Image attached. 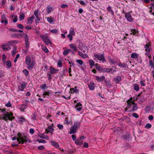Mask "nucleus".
<instances>
[{
    "label": "nucleus",
    "instance_id": "a878e982",
    "mask_svg": "<svg viewBox=\"0 0 154 154\" xmlns=\"http://www.w3.org/2000/svg\"><path fill=\"white\" fill-rule=\"evenodd\" d=\"M17 52V48L16 47H14V48L13 50L11 53L12 55L14 56Z\"/></svg>",
    "mask_w": 154,
    "mask_h": 154
},
{
    "label": "nucleus",
    "instance_id": "7ed1b4c3",
    "mask_svg": "<svg viewBox=\"0 0 154 154\" xmlns=\"http://www.w3.org/2000/svg\"><path fill=\"white\" fill-rule=\"evenodd\" d=\"M18 135L19 137L17 139L16 137H14L12 138V140H15L17 139V141L19 142V143H21L22 144H23L24 143L27 142L29 141L31 142L29 139L26 136L22 137L20 133H18Z\"/></svg>",
    "mask_w": 154,
    "mask_h": 154
},
{
    "label": "nucleus",
    "instance_id": "338daca9",
    "mask_svg": "<svg viewBox=\"0 0 154 154\" xmlns=\"http://www.w3.org/2000/svg\"><path fill=\"white\" fill-rule=\"evenodd\" d=\"M18 20V18L17 16H16L14 17V18L13 20V22L14 23H16L17 22Z\"/></svg>",
    "mask_w": 154,
    "mask_h": 154
},
{
    "label": "nucleus",
    "instance_id": "774afa93",
    "mask_svg": "<svg viewBox=\"0 0 154 154\" xmlns=\"http://www.w3.org/2000/svg\"><path fill=\"white\" fill-rule=\"evenodd\" d=\"M132 33L134 35H135L136 33V31L135 29H132L131 30Z\"/></svg>",
    "mask_w": 154,
    "mask_h": 154
},
{
    "label": "nucleus",
    "instance_id": "58836bf2",
    "mask_svg": "<svg viewBox=\"0 0 154 154\" xmlns=\"http://www.w3.org/2000/svg\"><path fill=\"white\" fill-rule=\"evenodd\" d=\"M89 63L91 66H94V62L93 60H90L89 61Z\"/></svg>",
    "mask_w": 154,
    "mask_h": 154
},
{
    "label": "nucleus",
    "instance_id": "c9c22d12",
    "mask_svg": "<svg viewBox=\"0 0 154 154\" xmlns=\"http://www.w3.org/2000/svg\"><path fill=\"white\" fill-rule=\"evenodd\" d=\"M104 82L108 88H110L111 87L112 85L110 84V82H109L106 80H105Z\"/></svg>",
    "mask_w": 154,
    "mask_h": 154
},
{
    "label": "nucleus",
    "instance_id": "a19ab883",
    "mask_svg": "<svg viewBox=\"0 0 154 154\" xmlns=\"http://www.w3.org/2000/svg\"><path fill=\"white\" fill-rule=\"evenodd\" d=\"M145 80H141L140 82V85L142 86H144L145 85Z\"/></svg>",
    "mask_w": 154,
    "mask_h": 154
},
{
    "label": "nucleus",
    "instance_id": "37998d69",
    "mask_svg": "<svg viewBox=\"0 0 154 154\" xmlns=\"http://www.w3.org/2000/svg\"><path fill=\"white\" fill-rule=\"evenodd\" d=\"M51 32L53 33H54L55 34H57L58 33V30L56 29H52L51 31Z\"/></svg>",
    "mask_w": 154,
    "mask_h": 154
},
{
    "label": "nucleus",
    "instance_id": "e2e57ef3",
    "mask_svg": "<svg viewBox=\"0 0 154 154\" xmlns=\"http://www.w3.org/2000/svg\"><path fill=\"white\" fill-rule=\"evenodd\" d=\"M5 106L7 107H10L11 106V104L9 101L8 103L5 104Z\"/></svg>",
    "mask_w": 154,
    "mask_h": 154
},
{
    "label": "nucleus",
    "instance_id": "f257e3e1",
    "mask_svg": "<svg viewBox=\"0 0 154 154\" xmlns=\"http://www.w3.org/2000/svg\"><path fill=\"white\" fill-rule=\"evenodd\" d=\"M1 112L2 114L1 115L2 118L5 121H7L8 120H12L14 118L13 117V114L11 112H8L6 111V109L5 108L2 109H0Z\"/></svg>",
    "mask_w": 154,
    "mask_h": 154
},
{
    "label": "nucleus",
    "instance_id": "de8ad7c7",
    "mask_svg": "<svg viewBox=\"0 0 154 154\" xmlns=\"http://www.w3.org/2000/svg\"><path fill=\"white\" fill-rule=\"evenodd\" d=\"M76 61L80 65H82L83 64V62L81 60H77Z\"/></svg>",
    "mask_w": 154,
    "mask_h": 154
},
{
    "label": "nucleus",
    "instance_id": "f704fd0d",
    "mask_svg": "<svg viewBox=\"0 0 154 154\" xmlns=\"http://www.w3.org/2000/svg\"><path fill=\"white\" fill-rule=\"evenodd\" d=\"M69 32L72 35H75V32L74 30V29L71 27L70 29Z\"/></svg>",
    "mask_w": 154,
    "mask_h": 154
},
{
    "label": "nucleus",
    "instance_id": "6ab92c4d",
    "mask_svg": "<svg viewBox=\"0 0 154 154\" xmlns=\"http://www.w3.org/2000/svg\"><path fill=\"white\" fill-rule=\"evenodd\" d=\"M9 30L12 32H23V31L22 30H17L14 28L10 29H9Z\"/></svg>",
    "mask_w": 154,
    "mask_h": 154
},
{
    "label": "nucleus",
    "instance_id": "69168bd1",
    "mask_svg": "<svg viewBox=\"0 0 154 154\" xmlns=\"http://www.w3.org/2000/svg\"><path fill=\"white\" fill-rule=\"evenodd\" d=\"M25 45H26V47L27 48H28L29 46V45L28 40H27V41H25Z\"/></svg>",
    "mask_w": 154,
    "mask_h": 154
},
{
    "label": "nucleus",
    "instance_id": "a18cd8bd",
    "mask_svg": "<svg viewBox=\"0 0 154 154\" xmlns=\"http://www.w3.org/2000/svg\"><path fill=\"white\" fill-rule=\"evenodd\" d=\"M23 72L26 76H27L29 74V72L26 69H24L23 71Z\"/></svg>",
    "mask_w": 154,
    "mask_h": 154
},
{
    "label": "nucleus",
    "instance_id": "09e8293b",
    "mask_svg": "<svg viewBox=\"0 0 154 154\" xmlns=\"http://www.w3.org/2000/svg\"><path fill=\"white\" fill-rule=\"evenodd\" d=\"M25 120V119L23 116H21L19 118V121L20 122H24Z\"/></svg>",
    "mask_w": 154,
    "mask_h": 154
},
{
    "label": "nucleus",
    "instance_id": "8fccbe9b",
    "mask_svg": "<svg viewBox=\"0 0 154 154\" xmlns=\"http://www.w3.org/2000/svg\"><path fill=\"white\" fill-rule=\"evenodd\" d=\"M57 127L60 130L62 129L63 128V126L62 125L58 124L57 125Z\"/></svg>",
    "mask_w": 154,
    "mask_h": 154
},
{
    "label": "nucleus",
    "instance_id": "423d86ee",
    "mask_svg": "<svg viewBox=\"0 0 154 154\" xmlns=\"http://www.w3.org/2000/svg\"><path fill=\"white\" fill-rule=\"evenodd\" d=\"M94 57L97 58L99 60L102 61L103 62L106 61V60L105 59L103 54H95L94 55Z\"/></svg>",
    "mask_w": 154,
    "mask_h": 154
},
{
    "label": "nucleus",
    "instance_id": "c85d7f7f",
    "mask_svg": "<svg viewBox=\"0 0 154 154\" xmlns=\"http://www.w3.org/2000/svg\"><path fill=\"white\" fill-rule=\"evenodd\" d=\"M6 65L7 66L8 68H9L11 66V64L10 60H8L6 62Z\"/></svg>",
    "mask_w": 154,
    "mask_h": 154
},
{
    "label": "nucleus",
    "instance_id": "7c9ffc66",
    "mask_svg": "<svg viewBox=\"0 0 154 154\" xmlns=\"http://www.w3.org/2000/svg\"><path fill=\"white\" fill-rule=\"evenodd\" d=\"M40 88L43 90H45L46 88H47L48 87L46 84H44L41 85L40 87Z\"/></svg>",
    "mask_w": 154,
    "mask_h": 154
},
{
    "label": "nucleus",
    "instance_id": "f03ea898",
    "mask_svg": "<svg viewBox=\"0 0 154 154\" xmlns=\"http://www.w3.org/2000/svg\"><path fill=\"white\" fill-rule=\"evenodd\" d=\"M25 63L28 66V69H32L35 64V59L32 57L27 56L26 57Z\"/></svg>",
    "mask_w": 154,
    "mask_h": 154
},
{
    "label": "nucleus",
    "instance_id": "9b49d317",
    "mask_svg": "<svg viewBox=\"0 0 154 154\" xmlns=\"http://www.w3.org/2000/svg\"><path fill=\"white\" fill-rule=\"evenodd\" d=\"M96 79L99 82H101L103 81L105 79V77L104 76L99 77L98 76L95 77Z\"/></svg>",
    "mask_w": 154,
    "mask_h": 154
},
{
    "label": "nucleus",
    "instance_id": "1a4fd4ad",
    "mask_svg": "<svg viewBox=\"0 0 154 154\" xmlns=\"http://www.w3.org/2000/svg\"><path fill=\"white\" fill-rule=\"evenodd\" d=\"M54 131V128H52L51 126H49L47 128L45 129V133L46 134H48V133H51V134H52V133Z\"/></svg>",
    "mask_w": 154,
    "mask_h": 154
},
{
    "label": "nucleus",
    "instance_id": "13d9d810",
    "mask_svg": "<svg viewBox=\"0 0 154 154\" xmlns=\"http://www.w3.org/2000/svg\"><path fill=\"white\" fill-rule=\"evenodd\" d=\"M130 135L129 134L125 135L123 136V138L125 139H128L130 137Z\"/></svg>",
    "mask_w": 154,
    "mask_h": 154
},
{
    "label": "nucleus",
    "instance_id": "f8f14e48",
    "mask_svg": "<svg viewBox=\"0 0 154 154\" xmlns=\"http://www.w3.org/2000/svg\"><path fill=\"white\" fill-rule=\"evenodd\" d=\"M34 14L37 18L35 21H39L40 20V18L38 17V15H39V14L38 13V10L35 11L34 12Z\"/></svg>",
    "mask_w": 154,
    "mask_h": 154
},
{
    "label": "nucleus",
    "instance_id": "5701e85b",
    "mask_svg": "<svg viewBox=\"0 0 154 154\" xmlns=\"http://www.w3.org/2000/svg\"><path fill=\"white\" fill-rule=\"evenodd\" d=\"M24 17L25 14L24 13H21L19 17V19L20 20V21H21L24 19Z\"/></svg>",
    "mask_w": 154,
    "mask_h": 154
},
{
    "label": "nucleus",
    "instance_id": "0eeeda50",
    "mask_svg": "<svg viewBox=\"0 0 154 154\" xmlns=\"http://www.w3.org/2000/svg\"><path fill=\"white\" fill-rule=\"evenodd\" d=\"M122 13L125 14V17L128 21L130 22H132L133 20V19L129 12L125 13L124 11H123Z\"/></svg>",
    "mask_w": 154,
    "mask_h": 154
},
{
    "label": "nucleus",
    "instance_id": "a211bd4d",
    "mask_svg": "<svg viewBox=\"0 0 154 154\" xmlns=\"http://www.w3.org/2000/svg\"><path fill=\"white\" fill-rule=\"evenodd\" d=\"M118 65L122 68H126L128 66L126 63H119L118 64Z\"/></svg>",
    "mask_w": 154,
    "mask_h": 154
},
{
    "label": "nucleus",
    "instance_id": "ddd939ff",
    "mask_svg": "<svg viewBox=\"0 0 154 154\" xmlns=\"http://www.w3.org/2000/svg\"><path fill=\"white\" fill-rule=\"evenodd\" d=\"M95 84L93 82H91L88 85L89 89L91 90H93L95 88Z\"/></svg>",
    "mask_w": 154,
    "mask_h": 154
},
{
    "label": "nucleus",
    "instance_id": "6e6552de",
    "mask_svg": "<svg viewBox=\"0 0 154 154\" xmlns=\"http://www.w3.org/2000/svg\"><path fill=\"white\" fill-rule=\"evenodd\" d=\"M40 37L43 41L45 42L46 45H48L50 43L51 44V40L47 36H44L43 35H41Z\"/></svg>",
    "mask_w": 154,
    "mask_h": 154
},
{
    "label": "nucleus",
    "instance_id": "603ef678",
    "mask_svg": "<svg viewBox=\"0 0 154 154\" xmlns=\"http://www.w3.org/2000/svg\"><path fill=\"white\" fill-rule=\"evenodd\" d=\"M151 126L152 125L150 124L147 123L145 127L149 129L151 127Z\"/></svg>",
    "mask_w": 154,
    "mask_h": 154
},
{
    "label": "nucleus",
    "instance_id": "412c9836",
    "mask_svg": "<svg viewBox=\"0 0 154 154\" xmlns=\"http://www.w3.org/2000/svg\"><path fill=\"white\" fill-rule=\"evenodd\" d=\"M132 108L131 110V111L133 112H134L136 110L138 109V107L137 106V103H134V104L133 105V106L132 107Z\"/></svg>",
    "mask_w": 154,
    "mask_h": 154
},
{
    "label": "nucleus",
    "instance_id": "79ce46f5",
    "mask_svg": "<svg viewBox=\"0 0 154 154\" xmlns=\"http://www.w3.org/2000/svg\"><path fill=\"white\" fill-rule=\"evenodd\" d=\"M153 0H151V2H152V3L150 4V8H151L152 10H154V1Z\"/></svg>",
    "mask_w": 154,
    "mask_h": 154
},
{
    "label": "nucleus",
    "instance_id": "3c124183",
    "mask_svg": "<svg viewBox=\"0 0 154 154\" xmlns=\"http://www.w3.org/2000/svg\"><path fill=\"white\" fill-rule=\"evenodd\" d=\"M37 141L39 143H45L46 142V141L44 140H37Z\"/></svg>",
    "mask_w": 154,
    "mask_h": 154
},
{
    "label": "nucleus",
    "instance_id": "4c0bfd02",
    "mask_svg": "<svg viewBox=\"0 0 154 154\" xmlns=\"http://www.w3.org/2000/svg\"><path fill=\"white\" fill-rule=\"evenodd\" d=\"M32 20L30 18V17L27 20V23L29 24H30L32 23Z\"/></svg>",
    "mask_w": 154,
    "mask_h": 154
},
{
    "label": "nucleus",
    "instance_id": "bf43d9fd",
    "mask_svg": "<svg viewBox=\"0 0 154 154\" xmlns=\"http://www.w3.org/2000/svg\"><path fill=\"white\" fill-rule=\"evenodd\" d=\"M67 37L69 38V40H72V34H68L67 35Z\"/></svg>",
    "mask_w": 154,
    "mask_h": 154
},
{
    "label": "nucleus",
    "instance_id": "473e14b6",
    "mask_svg": "<svg viewBox=\"0 0 154 154\" xmlns=\"http://www.w3.org/2000/svg\"><path fill=\"white\" fill-rule=\"evenodd\" d=\"M149 64L151 68H153L154 69V63L151 60H149Z\"/></svg>",
    "mask_w": 154,
    "mask_h": 154
},
{
    "label": "nucleus",
    "instance_id": "4be33fe9",
    "mask_svg": "<svg viewBox=\"0 0 154 154\" xmlns=\"http://www.w3.org/2000/svg\"><path fill=\"white\" fill-rule=\"evenodd\" d=\"M47 13L49 14L51 13L53 10V9L51 7H47L46 8Z\"/></svg>",
    "mask_w": 154,
    "mask_h": 154
},
{
    "label": "nucleus",
    "instance_id": "f3484780",
    "mask_svg": "<svg viewBox=\"0 0 154 154\" xmlns=\"http://www.w3.org/2000/svg\"><path fill=\"white\" fill-rule=\"evenodd\" d=\"M134 101H130V100H128V105L127 107V108H129L132 105H133L134 103Z\"/></svg>",
    "mask_w": 154,
    "mask_h": 154
},
{
    "label": "nucleus",
    "instance_id": "680f3d73",
    "mask_svg": "<svg viewBox=\"0 0 154 154\" xmlns=\"http://www.w3.org/2000/svg\"><path fill=\"white\" fill-rule=\"evenodd\" d=\"M68 5H66V4H63L61 6V7L62 8H68Z\"/></svg>",
    "mask_w": 154,
    "mask_h": 154
},
{
    "label": "nucleus",
    "instance_id": "4468645a",
    "mask_svg": "<svg viewBox=\"0 0 154 154\" xmlns=\"http://www.w3.org/2000/svg\"><path fill=\"white\" fill-rule=\"evenodd\" d=\"M113 80L116 83H118L121 80V78L120 76H118L116 78H114Z\"/></svg>",
    "mask_w": 154,
    "mask_h": 154
},
{
    "label": "nucleus",
    "instance_id": "052dcab7",
    "mask_svg": "<svg viewBox=\"0 0 154 154\" xmlns=\"http://www.w3.org/2000/svg\"><path fill=\"white\" fill-rule=\"evenodd\" d=\"M78 2H79L80 4L83 5H85L86 4L82 0L78 1Z\"/></svg>",
    "mask_w": 154,
    "mask_h": 154
},
{
    "label": "nucleus",
    "instance_id": "dca6fc26",
    "mask_svg": "<svg viewBox=\"0 0 154 154\" xmlns=\"http://www.w3.org/2000/svg\"><path fill=\"white\" fill-rule=\"evenodd\" d=\"M51 143L53 146H54L56 148H58L59 146L58 144V143H57L56 142H55V141H51Z\"/></svg>",
    "mask_w": 154,
    "mask_h": 154
},
{
    "label": "nucleus",
    "instance_id": "ea45409f",
    "mask_svg": "<svg viewBox=\"0 0 154 154\" xmlns=\"http://www.w3.org/2000/svg\"><path fill=\"white\" fill-rule=\"evenodd\" d=\"M131 57L132 58H137L138 57L137 54H136L132 53L131 55Z\"/></svg>",
    "mask_w": 154,
    "mask_h": 154
},
{
    "label": "nucleus",
    "instance_id": "39448f33",
    "mask_svg": "<svg viewBox=\"0 0 154 154\" xmlns=\"http://www.w3.org/2000/svg\"><path fill=\"white\" fill-rule=\"evenodd\" d=\"M117 68L114 66H112L110 68H104L102 69V72H110L112 74H114L116 71Z\"/></svg>",
    "mask_w": 154,
    "mask_h": 154
},
{
    "label": "nucleus",
    "instance_id": "c756f323",
    "mask_svg": "<svg viewBox=\"0 0 154 154\" xmlns=\"http://www.w3.org/2000/svg\"><path fill=\"white\" fill-rule=\"evenodd\" d=\"M42 49L46 53L48 52V50L47 48L45 46H43L42 47Z\"/></svg>",
    "mask_w": 154,
    "mask_h": 154
},
{
    "label": "nucleus",
    "instance_id": "bb28decb",
    "mask_svg": "<svg viewBox=\"0 0 154 154\" xmlns=\"http://www.w3.org/2000/svg\"><path fill=\"white\" fill-rule=\"evenodd\" d=\"M27 85V84L25 82H22L21 85V88L23 89L25 88Z\"/></svg>",
    "mask_w": 154,
    "mask_h": 154
},
{
    "label": "nucleus",
    "instance_id": "72a5a7b5",
    "mask_svg": "<svg viewBox=\"0 0 154 154\" xmlns=\"http://www.w3.org/2000/svg\"><path fill=\"white\" fill-rule=\"evenodd\" d=\"M70 51H71V50L69 49H68L64 51L63 54L64 55H66Z\"/></svg>",
    "mask_w": 154,
    "mask_h": 154
},
{
    "label": "nucleus",
    "instance_id": "2eb2a0df",
    "mask_svg": "<svg viewBox=\"0 0 154 154\" xmlns=\"http://www.w3.org/2000/svg\"><path fill=\"white\" fill-rule=\"evenodd\" d=\"M78 54L80 57L83 58H85L88 57V55L87 54H83L82 52L80 51H79Z\"/></svg>",
    "mask_w": 154,
    "mask_h": 154
},
{
    "label": "nucleus",
    "instance_id": "6e6d98bb",
    "mask_svg": "<svg viewBox=\"0 0 154 154\" xmlns=\"http://www.w3.org/2000/svg\"><path fill=\"white\" fill-rule=\"evenodd\" d=\"M17 26L20 29H23L24 28L23 26L21 24H18L17 25Z\"/></svg>",
    "mask_w": 154,
    "mask_h": 154
},
{
    "label": "nucleus",
    "instance_id": "e433bc0d",
    "mask_svg": "<svg viewBox=\"0 0 154 154\" xmlns=\"http://www.w3.org/2000/svg\"><path fill=\"white\" fill-rule=\"evenodd\" d=\"M2 47V49L5 51H7L10 50L11 48L10 46H8V47Z\"/></svg>",
    "mask_w": 154,
    "mask_h": 154
},
{
    "label": "nucleus",
    "instance_id": "cd10ccee",
    "mask_svg": "<svg viewBox=\"0 0 154 154\" xmlns=\"http://www.w3.org/2000/svg\"><path fill=\"white\" fill-rule=\"evenodd\" d=\"M134 90H135L136 91H138L139 90V86L137 84H134Z\"/></svg>",
    "mask_w": 154,
    "mask_h": 154
},
{
    "label": "nucleus",
    "instance_id": "20e7f679",
    "mask_svg": "<svg viewBox=\"0 0 154 154\" xmlns=\"http://www.w3.org/2000/svg\"><path fill=\"white\" fill-rule=\"evenodd\" d=\"M80 126V122L77 121H75L74 123V125L72 126L70 131L69 133L70 134H74L75 133L78 128H79Z\"/></svg>",
    "mask_w": 154,
    "mask_h": 154
},
{
    "label": "nucleus",
    "instance_id": "5fc2aeb1",
    "mask_svg": "<svg viewBox=\"0 0 154 154\" xmlns=\"http://www.w3.org/2000/svg\"><path fill=\"white\" fill-rule=\"evenodd\" d=\"M107 10L108 11L110 12L112 14H113V11L111 9V7H109L107 8Z\"/></svg>",
    "mask_w": 154,
    "mask_h": 154
},
{
    "label": "nucleus",
    "instance_id": "aec40b11",
    "mask_svg": "<svg viewBox=\"0 0 154 154\" xmlns=\"http://www.w3.org/2000/svg\"><path fill=\"white\" fill-rule=\"evenodd\" d=\"M50 72L52 74L55 73H56V69H55L54 67L51 66L50 68Z\"/></svg>",
    "mask_w": 154,
    "mask_h": 154
},
{
    "label": "nucleus",
    "instance_id": "49530a36",
    "mask_svg": "<svg viewBox=\"0 0 154 154\" xmlns=\"http://www.w3.org/2000/svg\"><path fill=\"white\" fill-rule=\"evenodd\" d=\"M2 61L4 63L5 62L6 59V57L5 54H3L2 55Z\"/></svg>",
    "mask_w": 154,
    "mask_h": 154
},
{
    "label": "nucleus",
    "instance_id": "4d7b16f0",
    "mask_svg": "<svg viewBox=\"0 0 154 154\" xmlns=\"http://www.w3.org/2000/svg\"><path fill=\"white\" fill-rule=\"evenodd\" d=\"M19 56H20L19 54H18L16 55V57L15 58L14 60V62L16 63L17 62V59L19 57Z\"/></svg>",
    "mask_w": 154,
    "mask_h": 154
},
{
    "label": "nucleus",
    "instance_id": "864d4df0",
    "mask_svg": "<svg viewBox=\"0 0 154 154\" xmlns=\"http://www.w3.org/2000/svg\"><path fill=\"white\" fill-rule=\"evenodd\" d=\"M132 116L134 117L137 118L139 117V116L137 113H134L132 114Z\"/></svg>",
    "mask_w": 154,
    "mask_h": 154
},
{
    "label": "nucleus",
    "instance_id": "393cba45",
    "mask_svg": "<svg viewBox=\"0 0 154 154\" xmlns=\"http://www.w3.org/2000/svg\"><path fill=\"white\" fill-rule=\"evenodd\" d=\"M47 20L50 23H52L54 21V18L51 17H48L47 18Z\"/></svg>",
    "mask_w": 154,
    "mask_h": 154
},
{
    "label": "nucleus",
    "instance_id": "2f4dec72",
    "mask_svg": "<svg viewBox=\"0 0 154 154\" xmlns=\"http://www.w3.org/2000/svg\"><path fill=\"white\" fill-rule=\"evenodd\" d=\"M51 92L50 90H48L47 92L44 91L43 92V95H47L49 96Z\"/></svg>",
    "mask_w": 154,
    "mask_h": 154
},
{
    "label": "nucleus",
    "instance_id": "9d476101",
    "mask_svg": "<svg viewBox=\"0 0 154 154\" xmlns=\"http://www.w3.org/2000/svg\"><path fill=\"white\" fill-rule=\"evenodd\" d=\"M151 47L150 44H147L145 46L144 48H145V51L148 52H149L150 51Z\"/></svg>",
    "mask_w": 154,
    "mask_h": 154
},
{
    "label": "nucleus",
    "instance_id": "0e129e2a",
    "mask_svg": "<svg viewBox=\"0 0 154 154\" xmlns=\"http://www.w3.org/2000/svg\"><path fill=\"white\" fill-rule=\"evenodd\" d=\"M9 46V45L8 44V42H5V43H4V44H3L2 45V47L7 46Z\"/></svg>",
    "mask_w": 154,
    "mask_h": 154
},
{
    "label": "nucleus",
    "instance_id": "b1692460",
    "mask_svg": "<svg viewBox=\"0 0 154 154\" xmlns=\"http://www.w3.org/2000/svg\"><path fill=\"white\" fill-rule=\"evenodd\" d=\"M108 62L109 63H111L112 64H115V63H116V62L115 59L111 58H109Z\"/></svg>",
    "mask_w": 154,
    "mask_h": 154
},
{
    "label": "nucleus",
    "instance_id": "c03bdc74",
    "mask_svg": "<svg viewBox=\"0 0 154 154\" xmlns=\"http://www.w3.org/2000/svg\"><path fill=\"white\" fill-rule=\"evenodd\" d=\"M39 136L42 139H46V137H45V134H41L40 133L39 134Z\"/></svg>",
    "mask_w": 154,
    "mask_h": 154
}]
</instances>
